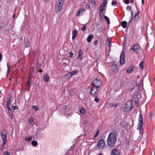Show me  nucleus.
<instances>
[{"instance_id":"nucleus-1","label":"nucleus","mask_w":155,"mask_h":155,"mask_svg":"<svg viewBox=\"0 0 155 155\" xmlns=\"http://www.w3.org/2000/svg\"><path fill=\"white\" fill-rule=\"evenodd\" d=\"M116 141L117 137L115 134L113 132L110 133L107 139V145L110 147H113L115 146Z\"/></svg>"},{"instance_id":"nucleus-2","label":"nucleus","mask_w":155,"mask_h":155,"mask_svg":"<svg viewBox=\"0 0 155 155\" xmlns=\"http://www.w3.org/2000/svg\"><path fill=\"white\" fill-rule=\"evenodd\" d=\"M107 4L102 3L101 5L99 8V17L100 21L103 20L102 18V15L105 14L106 11V9L107 8Z\"/></svg>"},{"instance_id":"nucleus-3","label":"nucleus","mask_w":155,"mask_h":155,"mask_svg":"<svg viewBox=\"0 0 155 155\" xmlns=\"http://www.w3.org/2000/svg\"><path fill=\"white\" fill-rule=\"evenodd\" d=\"M64 2V0H58L56 7V11L57 13L59 12L61 10Z\"/></svg>"},{"instance_id":"nucleus-4","label":"nucleus","mask_w":155,"mask_h":155,"mask_svg":"<svg viewBox=\"0 0 155 155\" xmlns=\"http://www.w3.org/2000/svg\"><path fill=\"white\" fill-rule=\"evenodd\" d=\"M97 146L99 149H103L105 148V143L104 140L103 139L100 140L97 144Z\"/></svg>"},{"instance_id":"nucleus-5","label":"nucleus","mask_w":155,"mask_h":155,"mask_svg":"<svg viewBox=\"0 0 155 155\" xmlns=\"http://www.w3.org/2000/svg\"><path fill=\"white\" fill-rule=\"evenodd\" d=\"M132 107V103L130 101L127 102L125 107V111H129Z\"/></svg>"},{"instance_id":"nucleus-6","label":"nucleus","mask_w":155,"mask_h":155,"mask_svg":"<svg viewBox=\"0 0 155 155\" xmlns=\"http://www.w3.org/2000/svg\"><path fill=\"white\" fill-rule=\"evenodd\" d=\"M92 85L94 87H98L99 89L101 85V80L95 79L93 82Z\"/></svg>"},{"instance_id":"nucleus-7","label":"nucleus","mask_w":155,"mask_h":155,"mask_svg":"<svg viewBox=\"0 0 155 155\" xmlns=\"http://www.w3.org/2000/svg\"><path fill=\"white\" fill-rule=\"evenodd\" d=\"M140 49V46L138 44H136L133 45L131 49L136 53L138 54L139 50Z\"/></svg>"},{"instance_id":"nucleus-8","label":"nucleus","mask_w":155,"mask_h":155,"mask_svg":"<svg viewBox=\"0 0 155 155\" xmlns=\"http://www.w3.org/2000/svg\"><path fill=\"white\" fill-rule=\"evenodd\" d=\"M7 132L5 131L3 133H2L1 135L2 136V138L3 141V142L4 144H5L7 142Z\"/></svg>"},{"instance_id":"nucleus-9","label":"nucleus","mask_w":155,"mask_h":155,"mask_svg":"<svg viewBox=\"0 0 155 155\" xmlns=\"http://www.w3.org/2000/svg\"><path fill=\"white\" fill-rule=\"evenodd\" d=\"M99 88L93 87L90 90V93L91 95H94L96 94Z\"/></svg>"},{"instance_id":"nucleus-10","label":"nucleus","mask_w":155,"mask_h":155,"mask_svg":"<svg viewBox=\"0 0 155 155\" xmlns=\"http://www.w3.org/2000/svg\"><path fill=\"white\" fill-rule=\"evenodd\" d=\"M124 53V51H122L120 54V64H123L125 62Z\"/></svg>"},{"instance_id":"nucleus-11","label":"nucleus","mask_w":155,"mask_h":155,"mask_svg":"<svg viewBox=\"0 0 155 155\" xmlns=\"http://www.w3.org/2000/svg\"><path fill=\"white\" fill-rule=\"evenodd\" d=\"M111 155H120L119 150L116 147L114 148L111 151Z\"/></svg>"},{"instance_id":"nucleus-12","label":"nucleus","mask_w":155,"mask_h":155,"mask_svg":"<svg viewBox=\"0 0 155 155\" xmlns=\"http://www.w3.org/2000/svg\"><path fill=\"white\" fill-rule=\"evenodd\" d=\"M121 84L124 85V84H127L128 82V79L126 77H123L120 80Z\"/></svg>"},{"instance_id":"nucleus-13","label":"nucleus","mask_w":155,"mask_h":155,"mask_svg":"<svg viewBox=\"0 0 155 155\" xmlns=\"http://www.w3.org/2000/svg\"><path fill=\"white\" fill-rule=\"evenodd\" d=\"M31 83L32 82L27 81L25 87V90L26 91H28L29 90Z\"/></svg>"},{"instance_id":"nucleus-14","label":"nucleus","mask_w":155,"mask_h":155,"mask_svg":"<svg viewBox=\"0 0 155 155\" xmlns=\"http://www.w3.org/2000/svg\"><path fill=\"white\" fill-rule=\"evenodd\" d=\"M140 13V11L139 10H138L137 12L135 14L134 16V18L135 21H137L138 20L139 18V15Z\"/></svg>"},{"instance_id":"nucleus-15","label":"nucleus","mask_w":155,"mask_h":155,"mask_svg":"<svg viewBox=\"0 0 155 155\" xmlns=\"http://www.w3.org/2000/svg\"><path fill=\"white\" fill-rule=\"evenodd\" d=\"M78 34L77 31L76 29L74 30L72 32V39H74L76 37Z\"/></svg>"},{"instance_id":"nucleus-16","label":"nucleus","mask_w":155,"mask_h":155,"mask_svg":"<svg viewBox=\"0 0 155 155\" xmlns=\"http://www.w3.org/2000/svg\"><path fill=\"white\" fill-rule=\"evenodd\" d=\"M128 125V123L126 121H122L120 123V126L124 128H126Z\"/></svg>"},{"instance_id":"nucleus-17","label":"nucleus","mask_w":155,"mask_h":155,"mask_svg":"<svg viewBox=\"0 0 155 155\" xmlns=\"http://www.w3.org/2000/svg\"><path fill=\"white\" fill-rule=\"evenodd\" d=\"M112 68L114 72L117 71L118 70L117 66L116 64H115L112 66Z\"/></svg>"},{"instance_id":"nucleus-18","label":"nucleus","mask_w":155,"mask_h":155,"mask_svg":"<svg viewBox=\"0 0 155 155\" xmlns=\"http://www.w3.org/2000/svg\"><path fill=\"white\" fill-rule=\"evenodd\" d=\"M83 54V50L82 49H81L79 51L78 56V59H82L81 55Z\"/></svg>"},{"instance_id":"nucleus-19","label":"nucleus","mask_w":155,"mask_h":155,"mask_svg":"<svg viewBox=\"0 0 155 155\" xmlns=\"http://www.w3.org/2000/svg\"><path fill=\"white\" fill-rule=\"evenodd\" d=\"M44 80L46 82H48L49 80V77L48 74H46L43 77Z\"/></svg>"},{"instance_id":"nucleus-20","label":"nucleus","mask_w":155,"mask_h":155,"mask_svg":"<svg viewBox=\"0 0 155 155\" xmlns=\"http://www.w3.org/2000/svg\"><path fill=\"white\" fill-rule=\"evenodd\" d=\"M93 38V36L92 35H89L87 38V41L88 42H91V40Z\"/></svg>"},{"instance_id":"nucleus-21","label":"nucleus","mask_w":155,"mask_h":155,"mask_svg":"<svg viewBox=\"0 0 155 155\" xmlns=\"http://www.w3.org/2000/svg\"><path fill=\"white\" fill-rule=\"evenodd\" d=\"M143 123H138V124L137 126V129L138 130H142Z\"/></svg>"},{"instance_id":"nucleus-22","label":"nucleus","mask_w":155,"mask_h":155,"mask_svg":"<svg viewBox=\"0 0 155 155\" xmlns=\"http://www.w3.org/2000/svg\"><path fill=\"white\" fill-rule=\"evenodd\" d=\"M134 98L135 99V100H134V99H133L132 100H133V101H134L135 105L137 104V106H138V99L137 98V96L135 95L134 96Z\"/></svg>"},{"instance_id":"nucleus-23","label":"nucleus","mask_w":155,"mask_h":155,"mask_svg":"<svg viewBox=\"0 0 155 155\" xmlns=\"http://www.w3.org/2000/svg\"><path fill=\"white\" fill-rule=\"evenodd\" d=\"M7 109L8 111V113L9 114V115L10 117L12 119L13 117V115L12 114V111L10 109V108H7Z\"/></svg>"},{"instance_id":"nucleus-24","label":"nucleus","mask_w":155,"mask_h":155,"mask_svg":"<svg viewBox=\"0 0 155 155\" xmlns=\"http://www.w3.org/2000/svg\"><path fill=\"white\" fill-rule=\"evenodd\" d=\"M127 25V22L125 21H123L121 22V25L123 28H126Z\"/></svg>"},{"instance_id":"nucleus-25","label":"nucleus","mask_w":155,"mask_h":155,"mask_svg":"<svg viewBox=\"0 0 155 155\" xmlns=\"http://www.w3.org/2000/svg\"><path fill=\"white\" fill-rule=\"evenodd\" d=\"M133 67H134V66H132L130 68H129L126 71V73H127L130 74V73L133 70Z\"/></svg>"},{"instance_id":"nucleus-26","label":"nucleus","mask_w":155,"mask_h":155,"mask_svg":"<svg viewBox=\"0 0 155 155\" xmlns=\"http://www.w3.org/2000/svg\"><path fill=\"white\" fill-rule=\"evenodd\" d=\"M11 98H8L7 100V103L6 104L7 108H10L9 107L10 102Z\"/></svg>"},{"instance_id":"nucleus-27","label":"nucleus","mask_w":155,"mask_h":155,"mask_svg":"<svg viewBox=\"0 0 155 155\" xmlns=\"http://www.w3.org/2000/svg\"><path fill=\"white\" fill-rule=\"evenodd\" d=\"M102 15L103 16V17H104V18L107 21V23L108 24H110V20H109V18L107 17L106 16H105V15Z\"/></svg>"},{"instance_id":"nucleus-28","label":"nucleus","mask_w":155,"mask_h":155,"mask_svg":"<svg viewBox=\"0 0 155 155\" xmlns=\"http://www.w3.org/2000/svg\"><path fill=\"white\" fill-rule=\"evenodd\" d=\"M138 123H143V118L141 114H140V115Z\"/></svg>"},{"instance_id":"nucleus-29","label":"nucleus","mask_w":155,"mask_h":155,"mask_svg":"<svg viewBox=\"0 0 155 155\" xmlns=\"http://www.w3.org/2000/svg\"><path fill=\"white\" fill-rule=\"evenodd\" d=\"M77 72L76 71H72L68 73V74L67 75L70 76H72L73 75L76 74Z\"/></svg>"},{"instance_id":"nucleus-30","label":"nucleus","mask_w":155,"mask_h":155,"mask_svg":"<svg viewBox=\"0 0 155 155\" xmlns=\"http://www.w3.org/2000/svg\"><path fill=\"white\" fill-rule=\"evenodd\" d=\"M31 144L34 147H36L38 143L36 141L33 140L31 142Z\"/></svg>"},{"instance_id":"nucleus-31","label":"nucleus","mask_w":155,"mask_h":155,"mask_svg":"<svg viewBox=\"0 0 155 155\" xmlns=\"http://www.w3.org/2000/svg\"><path fill=\"white\" fill-rule=\"evenodd\" d=\"M82 11L85 12V10L84 9H80L78 11V13L76 15V16H79L80 15V13L82 12Z\"/></svg>"},{"instance_id":"nucleus-32","label":"nucleus","mask_w":155,"mask_h":155,"mask_svg":"<svg viewBox=\"0 0 155 155\" xmlns=\"http://www.w3.org/2000/svg\"><path fill=\"white\" fill-rule=\"evenodd\" d=\"M106 45L108 47H110L111 46V44L110 42V41H109L108 38L107 39L106 42Z\"/></svg>"},{"instance_id":"nucleus-33","label":"nucleus","mask_w":155,"mask_h":155,"mask_svg":"<svg viewBox=\"0 0 155 155\" xmlns=\"http://www.w3.org/2000/svg\"><path fill=\"white\" fill-rule=\"evenodd\" d=\"M79 111L81 114H84L85 113V110L84 108H83L81 109Z\"/></svg>"},{"instance_id":"nucleus-34","label":"nucleus","mask_w":155,"mask_h":155,"mask_svg":"<svg viewBox=\"0 0 155 155\" xmlns=\"http://www.w3.org/2000/svg\"><path fill=\"white\" fill-rule=\"evenodd\" d=\"M88 2L92 5H96V2L95 0H88Z\"/></svg>"},{"instance_id":"nucleus-35","label":"nucleus","mask_w":155,"mask_h":155,"mask_svg":"<svg viewBox=\"0 0 155 155\" xmlns=\"http://www.w3.org/2000/svg\"><path fill=\"white\" fill-rule=\"evenodd\" d=\"M32 137H25V140L27 141H30L32 139Z\"/></svg>"},{"instance_id":"nucleus-36","label":"nucleus","mask_w":155,"mask_h":155,"mask_svg":"<svg viewBox=\"0 0 155 155\" xmlns=\"http://www.w3.org/2000/svg\"><path fill=\"white\" fill-rule=\"evenodd\" d=\"M7 74H8L9 73L10 71V68H9V64L8 63H7Z\"/></svg>"},{"instance_id":"nucleus-37","label":"nucleus","mask_w":155,"mask_h":155,"mask_svg":"<svg viewBox=\"0 0 155 155\" xmlns=\"http://www.w3.org/2000/svg\"><path fill=\"white\" fill-rule=\"evenodd\" d=\"M32 107L36 110H38V107L37 106H32Z\"/></svg>"},{"instance_id":"nucleus-38","label":"nucleus","mask_w":155,"mask_h":155,"mask_svg":"<svg viewBox=\"0 0 155 155\" xmlns=\"http://www.w3.org/2000/svg\"><path fill=\"white\" fill-rule=\"evenodd\" d=\"M140 68L142 69L143 68V62L142 61L139 64Z\"/></svg>"},{"instance_id":"nucleus-39","label":"nucleus","mask_w":155,"mask_h":155,"mask_svg":"<svg viewBox=\"0 0 155 155\" xmlns=\"http://www.w3.org/2000/svg\"><path fill=\"white\" fill-rule=\"evenodd\" d=\"M86 29V26L85 25H83V26L81 28V30L83 31H84Z\"/></svg>"},{"instance_id":"nucleus-40","label":"nucleus","mask_w":155,"mask_h":155,"mask_svg":"<svg viewBox=\"0 0 155 155\" xmlns=\"http://www.w3.org/2000/svg\"><path fill=\"white\" fill-rule=\"evenodd\" d=\"M100 100V98H98L97 97H95L94 99V101L96 103H98Z\"/></svg>"},{"instance_id":"nucleus-41","label":"nucleus","mask_w":155,"mask_h":155,"mask_svg":"<svg viewBox=\"0 0 155 155\" xmlns=\"http://www.w3.org/2000/svg\"><path fill=\"white\" fill-rule=\"evenodd\" d=\"M30 45V42L27 41L26 42V46H25V47H29Z\"/></svg>"},{"instance_id":"nucleus-42","label":"nucleus","mask_w":155,"mask_h":155,"mask_svg":"<svg viewBox=\"0 0 155 155\" xmlns=\"http://www.w3.org/2000/svg\"><path fill=\"white\" fill-rule=\"evenodd\" d=\"M129 0H125V1L123 0V2L126 4H128L129 3Z\"/></svg>"},{"instance_id":"nucleus-43","label":"nucleus","mask_w":155,"mask_h":155,"mask_svg":"<svg viewBox=\"0 0 155 155\" xmlns=\"http://www.w3.org/2000/svg\"><path fill=\"white\" fill-rule=\"evenodd\" d=\"M126 9L128 10V9L129 11H131V6L128 5L126 7Z\"/></svg>"},{"instance_id":"nucleus-44","label":"nucleus","mask_w":155,"mask_h":155,"mask_svg":"<svg viewBox=\"0 0 155 155\" xmlns=\"http://www.w3.org/2000/svg\"><path fill=\"white\" fill-rule=\"evenodd\" d=\"M12 109L13 110H15L18 109V107L17 106H13L12 107Z\"/></svg>"},{"instance_id":"nucleus-45","label":"nucleus","mask_w":155,"mask_h":155,"mask_svg":"<svg viewBox=\"0 0 155 155\" xmlns=\"http://www.w3.org/2000/svg\"><path fill=\"white\" fill-rule=\"evenodd\" d=\"M74 55V54H73L72 51L70 52L69 53V56L70 57H72Z\"/></svg>"},{"instance_id":"nucleus-46","label":"nucleus","mask_w":155,"mask_h":155,"mask_svg":"<svg viewBox=\"0 0 155 155\" xmlns=\"http://www.w3.org/2000/svg\"><path fill=\"white\" fill-rule=\"evenodd\" d=\"M117 4V2H114V1H113L111 2V4L112 5H113L114 4L116 5Z\"/></svg>"},{"instance_id":"nucleus-47","label":"nucleus","mask_w":155,"mask_h":155,"mask_svg":"<svg viewBox=\"0 0 155 155\" xmlns=\"http://www.w3.org/2000/svg\"><path fill=\"white\" fill-rule=\"evenodd\" d=\"M117 106V104H112L111 106L110 107H116Z\"/></svg>"},{"instance_id":"nucleus-48","label":"nucleus","mask_w":155,"mask_h":155,"mask_svg":"<svg viewBox=\"0 0 155 155\" xmlns=\"http://www.w3.org/2000/svg\"><path fill=\"white\" fill-rule=\"evenodd\" d=\"M66 107H67V105H65L64 106L62 107V109L63 110H65L66 109Z\"/></svg>"},{"instance_id":"nucleus-49","label":"nucleus","mask_w":155,"mask_h":155,"mask_svg":"<svg viewBox=\"0 0 155 155\" xmlns=\"http://www.w3.org/2000/svg\"><path fill=\"white\" fill-rule=\"evenodd\" d=\"M4 155H10V154L8 152H5L4 153Z\"/></svg>"},{"instance_id":"nucleus-50","label":"nucleus","mask_w":155,"mask_h":155,"mask_svg":"<svg viewBox=\"0 0 155 155\" xmlns=\"http://www.w3.org/2000/svg\"><path fill=\"white\" fill-rule=\"evenodd\" d=\"M132 18H130L129 21L128 23V25H129L130 24V23L132 21Z\"/></svg>"},{"instance_id":"nucleus-51","label":"nucleus","mask_w":155,"mask_h":155,"mask_svg":"<svg viewBox=\"0 0 155 155\" xmlns=\"http://www.w3.org/2000/svg\"><path fill=\"white\" fill-rule=\"evenodd\" d=\"M27 81H28L31 82V78L30 77V76H29V77H28Z\"/></svg>"},{"instance_id":"nucleus-52","label":"nucleus","mask_w":155,"mask_h":155,"mask_svg":"<svg viewBox=\"0 0 155 155\" xmlns=\"http://www.w3.org/2000/svg\"><path fill=\"white\" fill-rule=\"evenodd\" d=\"M97 42H98V40H96L94 43V45H97Z\"/></svg>"},{"instance_id":"nucleus-53","label":"nucleus","mask_w":155,"mask_h":155,"mask_svg":"<svg viewBox=\"0 0 155 155\" xmlns=\"http://www.w3.org/2000/svg\"><path fill=\"white\" fill-rule=\"evenodd\" d=\"M98 131H99V130H98L97 131V132L95 134V135L94 136V137H96L97 136V135H98Z\"/></svg>"},{"instance_id":"nucleus-54","label":"nucleus","mask_w":155,"mask_h":155,"mask_svg":"<svg viewBox=\"0 0 155 155\" xmlns=\"http://www.w3.org/2000/svg\"><path fill=\"white\" fill-rule=\"evenodd\" d=\"M102 3L107 4V0H103V2Z\"/></svg>"},{"instance_id":"nucleus-55","label":"nucleus","mask_w":155,"mask_h":155,"mask_svg":"<svg viewBox=\"0 0 155 155\" xmlns=\"http://www.w3.org/2000/svg\"><path fill=\"white\" fill-rule=\"evenodd\" d=\"M28 121L29 122H31L33 121V119L32 118H30L29 119Z\"/></svg>"},{"instance_id":"nucleus-56","label":"nucleus","mask_w":155,"mask_h":155,"mask_svg":"<svg viewBox=\"0 0 155 155\" xmlns=\"http://www.w3.org/2000/svg\"><path fill=\"white\" fill-rule=\"evenodd\" d=\"M133 12L131 11V16L130 17V18H133Z\"/></svg>"},{"instance_id":"nucleus-57","label":"nucleus","mask_w":155,"mask_h":155,"mask_svg":"<svg viewBox=\"0 0 155 155\" xmlns=\"http://www.w3.org/2000/svg\"><path fill=\"white\" fill-rule=\"evenodd\" d=\"M102 27H101L99 29V30H98L99 32H101L102 31Z\"/></svg>"},{"instance_id":"nucleus-58","label":"nucleus","mask_w":155,"mask_h":155,"mask_svg":"<svg viewBox=\"0 0 155 155\" xmlns=\"http://www.w3.org/2000/svg\"><path fill=\"white\" fill-rule=\"evenodd\" d=\"M85 6V7L87 8H90V5L89 4H87Z\"/></svg>"},{"instance_id":"nucleus-59","label":"nucleus","mask_w":155,"mask_h":155,"mask_svg":"<svg viewBox=\"0 0 155 155\" xmlns=\"http://www.w3.org/2000/svg\"><path fill=\"white\" fill-rule=\"evenodd\" d=\"M2 58V55L1 53L0 52V61H1Z\"/></svg>"},{"instance_id":"nucleus-60","label":"nucleus","mask_w":155,"mask_h":155,"mask_svg":"<svg viewBox=\"0 0 155 155\" xmlns=\"http://www.w3.org/2000/svg\"><path fill=\"white\" fill-rule=\"evenodd\" d=\"M83 123L84 124H86L87 123V121L86 120H85L84 121Z\"/></svg>"},{"instance_id":"nucleus-61","label":"nucleus","mask_w":155,"mask_h":155,"mask_svg":"<svg viewBox=\"0 0 155 155\" xmlns=\"http://www.w3.org/2000/svg\"><path fill=\"white\" fill-rule=\"evenodd\" d=\"M45 128V127H43V128H42V127H40L39 129H41V130H43Z\"/></svg>"},{"instance_id":"nucleus-62","label":"nucleus","mask_w":155,"mask_h":155,"mask_svg":"<svg viewBox=\"0 0 155 155\" xmlns=\"http://www.w3.org/2000/svg\"><path fill=\"white\" fill-rule=\"evenodd\" d=\"M130 3H133L134 2V0H130Z\"/></svg>"},{"instance_id":"nucleus-63","label":"nucleus","mask_w":155,"mask_h":155,"mask_svg":"<svg viewBox=\"0 0 155 155\" xmlns=\"http://www.w3.org/2000/svg\"><path fill=\"white\" fill-rule=\"evenodd\" d=\"M144 0H141L142 4H144Z\"/></svg>"},{"instance_id":"nucleus-64","label":"nucleus","mask_w":155,"mask_h":155,"mask_svg":"<svg viewBox=\"0 0 155 155\" xmlns=\"http://www.w3.org/2000/svg\"><path fill=\"white\" fill-rule=\"evenodd\" d=\"M15 16V14H14V15L13 16V17H12V18H14Z\"/></svg>"}]
</instances>
